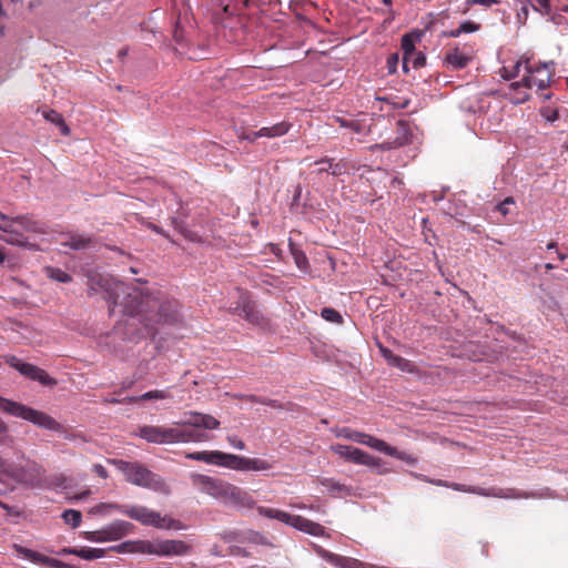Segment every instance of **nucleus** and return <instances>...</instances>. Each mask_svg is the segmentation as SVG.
<instances>
[{"instance_id": "obj_58", "label": "nucleus", "mask_w": 568, "mask_h": 568, "mask_svg": "<svg viewBox=\"0 0 568 568\" xmlns=\"http://www.w3.org/2000/svg\"><path fill=\"white\" fill-rule=\"evenodd\" d=\"M321 168L318 169V173H323V172H326V173H329V164H320Z\"/></svg>"}, {"instance_id": "obj_12", "label": "nucleus", "mask_w": 568, "mask_h": 568, "mask_svg": "<svg viewBox=\"0 0 568 568\" xmlns=\"http://www.w3.org/2000/svg\"><path fill=\"white\" fill-rule=\"evenodd\" d=\"M332 450L338 456L345 458L347 462H352L357 465H364L371 468H378L382 465V459L376 458L357 447L336 444L332 446Z\"/></svg>"}, {"instance_id": "obj_17", "label": "nucleus", "mask_w": 568, "mask_h": 568, "mask_svg": "<svg viewBox=\"0 0 568 568\" xmlns=\"http://www.w3.org/2000/svg\"><path fill=\"white\" fill-rule=\"evenodd\" d=\"M139 436L153 444H173V427L142 426Z\"/></svg>"}, {"instance_id": "obj_55", "label": "nucleus", "mask_w": 568, "mask_h": 568, "mask_svg": "<svg viewBox=\"0 0 568 568\" xmlns=\"http://www.w3.org/2000/svg\"><path fill=\"white\" fill-rule=\"evenodd\" d=\"M134 384V381H125L122 383V386L120 388V390L118 392L119 394L124 390V389H128V388H131Z\"/></svg>"}, {"instance_id": "obj_22", "label": "nucleus", "mask_w": 568, "mask_h": 568, "mask_svg": "<svg viewBox=\"0 0 568 568\" xmlns=\"http://www.w3.org/2000/svg\"><path fill=\"white\" fill-rule=\"evenodd\" d=\"M470 60L471 54L462 51L458 47L448 50L445 55V62L455 70L464 69Z\"/></svg>"}, {"instance_id": "obj_23", "label": "nucleus", "mask_w": 568, "mask_h": 568, "mask_svg": "<svg viewBox=\"0 0 568 568\" xmlns=\"http://www.w3.org/2000/svg\"><path fill=\"white\" fill-rule=\"evenodd\" d=\"M105 549L103 548H91V547H74V548H62L57 554L59 555H75L85 560H92L104 556Z\"/></svg>"}, {"instance_id": "obj_10", "label": "nucleus", "mask_w": 568, "mask_h": 568, "mask_svg": "<svg viewBox=\"0 0 568 568\" xmlns=\"http://www.w3.org/2000/svg\"><path fill=\"white\" fill-rule=\"evenodd\" d=\"M257 510L258 514L264 517L277 519L278 521L285 523L287 526L303 532H323V530H318V525L311 523L302 516L291 515L285 511L268 507H258Z\"/></svg>"}, {"instance_id": "obj_50", "label": "nucleus", "mask_w": 568, "mask_h": 568, "mask_svg": "<svg viewBox=\"0 0 568 568\" xmlns=\"http://www.w3.org/2000/svg\"><path fill=\"white\" fill-rule=\"evenodd\" d=\"M108 536L109 535H91L90 540L98 541V542H104V541L113 540V538H109Z\"/></svg>"}, {"instance_id": "obj_28", "label": "nucleus", "mask_w": 568, "mask_h": 568, "mask_svg": "<svg viewBox=\"0 0 568 568\" xmlns=\"http://www.w3.org/2000/svg\"><path fill=\"white\" fill-rule=\"evenodd\" d=\"M382 453H384L388 456L395 457L399 460H403L408 465H415L417 463V457H415L412 454L400 452L396 447H393V446L388 445L387 443L385 444Z\"/></svg>"}, {"instance_id": "obj_27", "label": "nucleus", "mask_w": 568, "mask_h": 568, "mask_svg": "<svg viewBox=\"0 0 568 568\" xmlns=\"http://www.w3.org/2000/svg\"><path fill=\"white\" fill-rule=\"evenodd\" d=\"M42 114L47 121L55 124L60 129V132L62 135H64V136L70 135L71 130H70L69 125L65 123L61 113H59L55 110H48V111H43Z\"/></svg>"}, {"instance_id": "obj_59", "label": "nucleus", "mask_w": 568, "mask_h": 568, "mask_svg": "<svg viewBox=\"0 0 568 568\" xmlns=\"http://www.w3.org/2000/svg\"><path fill=\"white\" fill-rule=\"evenodd\" d=\"M538 3L540 4L541 8H544L545 10H548L549 9V0H538Z\"/></svg>"}, {"instance_id": "obj_15", "label": "nucleus", "mask_w": 568, "mask_h": 568, "mask_svg": "<svg viewBox=\"0 0 568 568\" xmlns=\"http://www.w3.org/2000/svg\"><path fill=\"white\" fill-rule=\"evenodd\" d=\"M229 468L242 471H267L273 468V464L262 458H250L231 454L229 457Z\"/></svg>"}, {"instance_id": "obj_6", "label": "nucleus", "mask_w": 568, "mask_h": 568, "mask_svg": "<svg viewBox=\"0 0 568 568\" xmlns=\"http://www.w3.org/2000/svg\"><path fill=\"white\" fill-rule=\"evenodd\" d=\"M110 549L121 554L149 552L161 556H171L184 554L187 546L178 540H165L155 544L144 541H124L111 547Z\"/></svg>"}, {"instance_id": "obj_45", "label": "nucleus", "mask_w": 568, "mask_h": 568, "mask_svg": "<svg viewBox=\"0 0 568 568\" xmlns=\"http://www.w3.org/2000/svg\"><path fill=\"white\" fill-rule=\"evenodd\" d=\"M336 121L339 123L343 128H349L356 132H359V123L355 121H348L342 118H336Z\"/></svg>"}, {"instance_id": "obj_9", "label": "nucleus", "mask_w": 568, "mask_h": 568, "mask_svg": "<svg viewBox=\"0 0 568 568\" xmlns=\"http://www.w3.org/2000/svg\"><path fill=\"white\" fill-rule=\"evenodd\" d=\"M121 511L131 519H134L145 526H152L156 529H184V526L182 525L181 521L175 520L169 516H162L160 513L152 510L145 506H125L121 509Z\"/></svg>"}, {"instance_id": "obj_64", "label": "nucleus", "mask_w": 568, "mask_h": 568, "mask_svg": "<svg viewBox=\"0 0 568 568\" xmlns=\"http://www.w3.org/2000/svg\"><path fill=\"white\" fill-rule=\"evenodd\" d=\"M409 104V101L408 100H405L404 102H402L398 106L404 109L406 108L407 105Z\"/></svg>"}, {"instance_id": "obj_53", "label": "nucleus", "mask_w": 568, "mask_h": 568, "mask_svg": "<svg viewBox=\"0 0 568 568\" xmlns=\"http://www.w3.org/2000/svg\"><path fill=\"white\" fill-rule=\"evenodd\" d=\"M268 246H270V251H271V253H273V254H274V255H276V256H280V255H281L282 250L280 248V246H278L277 244H272V243H271Z\"/></svg>"}, {"instance_id": "obj_36", "label": "nucleus", "mask_w": 568, "mask_h": 568, "mask_svg": "<svg viewBox=\"0 0 568 568\" xmlns=\"http://www.w3.org/2000/svg\"><path fill=\"white\" fill-rule=\"evenodd\" d=\"M71 479H69L67 476L60 474L55 475L51 478L50 485L54 487L55 489H60L61 491H64L65 494H69V488L71 487Z\"/></svg>"}, {"instance_id": "obj_24", "label": "nucleus", "mask_w": 568, "mask_h": 568, "mask_svg": "<svg viewBox=\"0 0 568 568\" xmlns=\"http://www.w3.org/2000/svg\"><path fill=\"white\" fill-rule=\"evenodd\" d=\"M349 440H353L357 444L366 445L373 449H376L378 452H383L384 446L386 444L385 440L376 438L372 435H368L366 433L357 432L355 430L354 434L348 436Z\"/></svg>"}, {"instance_id": "obj_7", "label": "nucleus", "mask_w": 568, "mask_h": 568, "mask_svg": "<svg viewBox=\"0 0 568 568\" xmlns=\"http://www.w3.org/2000/svg\"><path fill=\"white\" fill-rule=\"evenodd\" d=\"M423 479L426 481L436 485L442 486L446 488H450L457 491L463 493H469L475 494L479 496L485 497H495V498H505V499H519V498H530L535 497V494L532 493H526L518 490L516 488H498V487H490V488H481L477 486H467L458 483H449L443 479H427L425 476H423Z\"/></svg>"}, {"instance_id": "obj_56", "label": "nucleus", "mask_w": 568, "mask_h": 568, "mask_svg": "<svg viewBox=\"0 0 568 568\" xmlns=\"http://www.w3.org/2000/svg\"><path fill=\"white\" fill-rule=\"evenodd\" d=\"M90 494H91V490H90V489H85V490H83L82 493H80L79 495H75V496H74V498H75V499H84V498H87Z\"/></svg>"}, {"instance_id": "obj_41", "label": "nucleus", "mask_w": 568, "mask_h": 568, "mask_svg": "<svg viewBox=\"0 0 568 568\" xmlns=\"http://www.w3.org/2000/svg\"><path fill=\"white\" fill-rule=\"evenodd\" d=\"M409 62H412L413 67L417 69L425 65L426 57L422 52L416 51L415 54L410 55Z\"/></svg>"}, {"instance_id": "obj_60", "label": "nucleus", "mask_w": 568, "mask_h": 568, "mask_svg": "<svg viewBox=\"0 0 568 568\" xmlns=\"http://www.w3.org/2000/svg\"><path fill=\"white\" fill-rule=\"evenodd\" d=\"M521 14H524L525 18L528 16V7L527 6L521 7L520 12L518 13V17H520Z\"/></svg>"}, {"instance_id": "obj_19", "label": "nucleus", "mask_w": 568, "mask_h": 568, "mask_svg": "<svg viewBox=\"0 0 568 568\" xmlns=\"http://www.w3.org/2000/svg\"><path fill=\"white\" fill-rule=\"evenodd\" d=\"M231 454L212 450V452H195L187 454L186 457L193 460L204 462L206 464L223 466L229 468V457Z\"/></svg>"}, {"instance_id": "obj_1", "label": "nucleus", "mask_w": 568, "mask_h": 568, "mask_svg": "<svg viewBox=\"0 0 568 568\" xmlns=\"http://www.w3.org/2000/svg\"><path fill=\"white\" fill-rule=\"evenodd\" d=\"M97 287L105 292L110 312H113L114 307L119 305L128 316L122 331L129 341L154 338L159 325H172L181 320L179 302L160 292L129 287L121 282L101 275L89 278L88 294L90 296L95 294Z\"/></svg>"}, {"instance_id": "obj_40", "label": "nucleus", "mask_w": 568, "mask_h": 568, "mask_svg": "<svg viewBox=\"0 0 568 568\" xmlns=\"http://www.w3.org/2000/svg\"><path fill=\"white\" fill-rule=\"evenodd\" d=\"M540 114L548 122H555L558 119V111L551 108H542Z\"/></svg>"}, {"instance_id": "obj_44", "label": "nucleus", "mask_w": 568, "mask_h": 568, "mask_svg": "<svg viewBox=\"0 0 568 568\" xmlns=\"http://www.w3.org/2000/svg\"><path fill=\"white\" fill-rule=\"evenodd\" d=\"M239 138L241 140H245V141L251 142V143H254L258 138H261L260 136V130H257V131H250V132L244 131V132H242L239 135Z\"/></svg>"}, {"instance_id": "obj_48", "label": "nucleus", "mask_w": 568, "mask_h": 568, "mask_svg": "<svg viewBox=\"0 0 568 568\" xmlns=\"http://www.w3.org/2000/svg\"><path fill=\"white\" fill-rule=\"evenodd\" d=\"M227 439H229L230 444L233 447H235L236 449H240V450L245 449V443L242 439H240V438H237L235 436L234 437H229Z\"/></svg>"}, {"instance_id": "obj_43", "label": "nucleus", "mask_w": 568, "mask_h": 568, "mask_svg": "<svg viewBox=\"0 0 568 568\" xmlns=\"http://www.w3.org/2000/svg\"><path fill=\"white\" fill-rule=\"evenodd\" d=\"M239 301L234 303V305L230 306V313L241 316L242 315V294H247L246 292L237 290Z\"/></svg>"}, {"instance_id": "obj_62", "label": "nucleus", "mask_w": 568, "mask_h": 568, "mask_svg": "<svg viewBox=\"0 0 568 568\" xmlns=\"http://www.w3.org/2000/svg\"><path fill=\"white\" fill-rule=\"evenodd\" d=\"M397 60H398V58H397V55H396V54L390 55V57H389V59H388V64L390 65V64H392V61L397 62Z\"/></svg>"}, {"instance_id": "obj_30", "label": "nucleus", "mask_w": 568, "mask_h": 568, "mask_svg": "<svg viewBox=\"0 0 568 568\" xmlns=\"http://www.w3.org/2000/svg\"><path fill=\"white\" fill-rule=\"evenodd\" d=\"M479 29H480V24L468 20V21L463 22L458 28L450 30L448 32H445V36L450 37V38H457L462 33L476 32Z\"/></svg>"}, {"instance_id": "obj_46", "label": "nucleus", "mask_w": 568, "mask_h": 568, "mask_svg": "<svg viewBox=\"0 0 568 568\" xmlns=\"http://www.w3.org/2000/svg\"><path fill=\"white\" fill-rule=\"evenodd\" d=\"M466 3L468 6L478 4V6H484L486 8H490L491 6L499 3V1L498 0H466Z\"/></svg>"}, {"instance_id": "obj_4", "label": "nucleus", "mask_w": 568, "mask_h": 568, "mask_svg": "<svg viewBox=\"0 0 568 568\" xmlns=\"http://www.w3.org/2000/svg\"><path fill=\"white\" fill-rule=\"evenodd\" d=\"M125 477V480L162 495L171 494L168 483L158 474L148 469L140 463H131L122 459L110 460Z\"/></svg>"}, {"instance_id": "obj_11", "label": "nucleus", "mask_w": 568, "mask_h": 568, "mask_svg": "<svg viewBox=\"0 0 568 568\" xmlns=\"http://www.w3.org/2000/svg\"><path fill=\"white\" fill-rule=\"evenodd\" d=\"M6 363L12 368L17 369L24 377L37 381L44 386H54L57 381L48 375V373L29 363L22 362L20 358L13 355L4 356Z\"/></svg>"}, {"instance_id": "obj_14", "label": "nucleus", "mask_w": 568, "mask_h": 568, "mask_svg": "<svg viewBox=\"0 0 568 568\" xmlns=\"http://www.w3.org/2000/svg\"><path fill=\"white\" fill-rule=\"evenodd\" d=\"M412 131L409 124L405 120H398L396 123V136L392 141H384L371 146V150L389 151L402 148L412 142Z\"/></svg>"}, {"instance_id": "obj_35", "label": "nucleus", "mask_w": 568, "mask_h": 568, "mask_svg": "<svg viewBox=\"0 0 568 568\" xmlns=\"http://www.w3.org/2000/svg\"><path fill=\"white\" fill-rule=\"evenodd\" d=\"M62 519L65 524L74 529L81 524L82 515L79 510L68 509L63 511Z\"/></svg>"}, {"instance_id": "obj_52", "label": "nucleus", "mask_w": 568, "mask_h": 568, "mask_svg": "<svg viewBox=\"0 0 568 568\" xmlns=\"http://www.w3.org/2000/svg\"><path fill=\"white\" fill-rule=\"evenodd\" d=\"M149 227H150L152 231H154L155 233L161 234V235H163L164 237L169 239V235L166 234V232H165L162 227H160V226H158V225H155V224H153V223H150V224H149Z\"/></svg>"}, {"instance_id": "obj_34", "label": "nucleus", "mask_w": 568, "mask_h": 568, "mask_svg": "<svg viewBox=\"0 0 568 568\" xmlns=\"http://www.w3.org/2000/svg\"><path fill=\"white\" fill-rule=\"evenodd\" d=\"M45 274L49 278L60 282V283H69L72 281V277L67 272L62 271L58 267L47 266Z\"/></svg>"}, {"instance_id": "obj_18", "label": "nucleus", "mask_w": 568, "mask_h": 568, "mask_svg": "<svg viewBox=\"0 0 568 568\" xmlns=\"http://www.w3.org/2000/svg\"><path fill=\"white\" fill-rule=\"evenodd\" d=\"M18 554H20L21 558L29 560L36 565H48L54 568H72L71 565L60 561L55 558H51L42 552L27 549L23 547L17 548Z\"/></svg>"}, {"instance_id": "obj_57", "label": "nucleus", "mask_w": 568, "mask_h": 568, "mask_svg": "<svg viewBox=\"0 0 568 568\" xmlns=\"http://www.w3.org/2000/svg\"><path fill=\"white\" fill-rule=\"evenodd\" d=\"M355 430L351 429V428H343L342 429V433H341V436H343L344 438L348 439V436L354 434Z\"/></svg>"}, {"instance_id": "obj_37", "label": "nucleus", "mask_w": 568, "mask_h": 568, "mask_svg": "<svg viewBox=\"0 0 568 568\" xmlns=\"http://www.w3.org/2000/svg\"><path fill=\"white\" fill-rule=\"evenodd\" d=\"M525 69V60H518L513 67L511 69H508L506 67L503 68L501 70V75L503 78H505L506 80H510V79H514L516 77H519L520 75V71L521 69Z\"/></svg>"}, {"instance_id": "obj_42", "label": "nucleus", "mask_w": 568, "mask_h": 568, "mask_svg": "<svg viewBox=\"0 0 568 568\" xmlns=\"http://www.w3.org/2000/svg\"><path fill=\"white\" fill-rule=\"evenodd\" d=\"M510 204H515V201L511 196H508L503 202L496 205V210L500 212L504 216H506L509 213L508 206Z\"/></svg>"}, {"instance_id": "obj_39", "label": "nucleus", "mask_w": 568, "mask_h": 568, "mask_svg": "<svg viewBox=\"0 0 568 568\" xmlns=\"http://www.w3.org/2000/svg\"><path fill=\"white\" fill-rule=\"evenodd\" d=\"M321 315L327 322L335 323V324H342L343 323L342 315L339 314V312H337L334 308L324 307L322 310V312H321Z\"/></svg>"}, {"instance_id": "obj_32", "label": "nucleus", "mask_w": 568, "mask_h": 568, "mask_svg": "<svg viewBox=\"0 0 568 568\" xmlns=\"http://www.w3.org/2000/svg\"><path fill=\"white\" fill-rule=\"evenodd\" d=\"M290 251H291V254L294 258L296 266L301 271H307L308 260H307L305 253L301 248H298L293 242H290Z\"/></svg>"}, {"instance_id": "obj_49", "label": "nucleus", "mask_w": 568, "mask_h": 568, "mask_svg": "<svg viewBox=\"0 0 568 568\" xmlns=\"http://www.w3.org/2000/svg\"><path fill=\"white\" fill-rule=\"evenodd\" d=\"M252 398L254 402L263 404V405H268V406H272L275 408L281 407V405L275 399H255V397H252Z\"/></svg>"}, {"instance_id": "obj_25", "label": "nucleus", "mask_w": 568, "mask_h": 568, "mask_svg": "<svg viewBox=\"0 0 568 568\" xmlns=\"http://www.w3.org/2000/svg\"><path fill=\"white\" fill-rule=\"evenodd\" d=\"M383 356L388 362L389 365L399 368L403 372H413L414 371V364L398 355H395L390 349L388 348H382L381 349Z\"/></svg>"}, {"instance_id": "obj_47", "label": "nucleus", "mask_w": 568, "mask_h": 568, "mask_svg": "<svg viewBox=\"0 0 568 568\" xmlns=\"http://www.w3.org/2000/svg\"><path fill=\"white\" fill-rule=\"evenodd\" d=\"M92 470L101 478L105 479L108 478L109 474L104 466L101 464H94L92 467Z\"/></svg>"}, {"instance_id": "obj_63", "label": "nucleus", "mask_w": 568, "mask_h": 568, "mask_svg": "<svg viewBox=\"0 0 568 568\" xmlns=\"http://www.w3.org/2000/svg\"><path fill=\"white\" fill-rule=\"evenodd\" d=\"M6 261V254L2 250H0V264H2Z\"/></svg>"}, {"instance_id": "obj_38", "label": "nucleus", "mask_w": 568, "mask_h": 568, "mask_svg": "<svg viewBox=\"0 0 568 568\" xmlns=\"http://www.w3.org/2000/svg\"><path fill=\"white\" fill-rule=\"evenodd\" d=\"M315 164H329V173L332 175H341L345 171V164L342 162L333 163V160L329 158H323L315 162Z\"/></svg>"}, {"instance_id": "obj_61", "label": "nucleus", "mask_w": 568, "mask_h": 568, "mask_svg": "<svg viewBox=\"0 0 568 568\" xmlns=\"http://www.w3.org/2000/svg\"><path fill=\"white\" fill-rule=\"evenodd\" d=\"M172 224L174 225L175 229L181 230V225L176 217H172Z\"/></svg>"}, {"instance_id": "obj_29", "label": "nucleus", "mask_w": 568, "mask_h": 568, "mask_svg": "<svg viewBox=\"0 0 568 568\" xmlns=\"http://www.w3.org/2000/svg\"><path fill=\"white\" fill-rule=\"evenodd\" d=\"M171 394L169 390H150L141 396H132L128 397L129 403H138L140 400H149V399H166L170 398Z\"/></svg>"}, {"instance_id": "obj_5", "label": "nucleus", "mask_w": 568, "mask_h": 568, "mask_svg": "<svg viewBox=\"0 0 568 568\" xmlns=\"http://www.w3.org/2000/svg\"><path fill=\"white\" fill-rule=\"evenodd\" d=\"M220 422L211 416L200 413L191 414L180 427H173L174 443H202L212 438L206 430L215 429Z\"/></svg>"}, {"instance_id": "obj_31", "label": "nucleus", "mask_w": 568, "mask_h": 568, "mask_svg": "<svg viewBox=\"0 0 568 568\" xmlns=\"http://www.w3.org/2000/svg\"><path fill=\"white\" fill-rule=\"evenodd\" d=\"M321 484L334 496L348 495L349 493V489L345 485H342L332 478H324L321 480Z\"/></svg>"}, {"instance_id": "obj_54", "label": "nucleus", "mask_w": 568, "mask_h": 568, "mask_svg": "<svg viewBox=\"0 0 568 568\" xmlns=\"http://www.w3.org/2000/svg\"><path fill=\"white\" fill-rule=\"evenodd\" d=\"M7 432V425L0 419V440L6 437Z\"/></svg>"}, {"instance_id": "obj_16", "label": "nucleus", "mask_w": 568, "mask_h": 568, "mask_svg": "<svg viewBox=\"0 0 568 568\" xmlns=\"http://www.w3.org/2000/svg\"><path fill=\"white\" fill-rule=\"evenodd\" d=\"M222 501L233 507L252 508L255 504L253 496L246 490L227 483Z\"/></svg>"}, {"instance_id": "obj_8", "label": "nucleus", "mask_w": 568, "mask_h": 568, "mask_svg": "<svg viewBox=\"0 0 568 568\" xmlns=\"http://www.w3.org/2000/svg\"><path fill=\"white\" fill-rule=\"evenodd\" d=\"M0 409L11 416L22 418L34 425L49 429L59 430L60 424L48 414L33 409L21 403L13 402L0 396Z\"/></svg>"}, {"instance_id": "obj_33", "label": "nucleus", "mask_w": 568, "mask_h": 568, "mask_svg": "<svg viewBox=\"0 0 568 568\" xmlns=\"http://www.w3.org/2000/svg\"><path fill=\"white\" fill-rule=\"evenodd\" d=\"M91 241H92L91 237L79 235V234H73V235H70L68 241L62 242V245L68 246L73 250H81V248L88 247L90 245Z\"/></svg>"}, {"instance_id": "obj_20", "label": "nucleus", "mask_w": 568, "mask_h": 568, "mask_svg": "<svg viewBox=\"0 0 568 568\" xmlns=\"http://www.w3.org/2000/svg\"><path fill=\"white\" fill-rule=\"evenodd\" d=\"M244 320L253 325H263L264 316L256 308L255 303L250 298L248 294H242V315Z\"/></svg>"}, {"instance_id": "obj_13", "label": "nucleus", "mask_w": 568, "mask_h": 568, "mask_svg": "<svg viewBox=\"0 0 568 568\" xmlns=\"http://www.w3.org/2000/svg\"><path fill=\"white\" fill-rule=\"evenodd\" d=\"M191 481L201 493L222 500L227 481L202 474H192Z\"/></svg>"}, {"instance_id": "obj_26", "label": "nucleus", "mask_w": 568, "mask_h": 568, "mask_svg": "<svg viewBox=\"0 0 568 568\" xmlns=\"http://www.w3.org/2000/svg\"><path fill=\"white\" fill-rule=\"evenodd\" d=\"M291 129V124L288 122H280L272 126H263L260 129V136L262 138H278L285 135Z\"/></svg>"}, {"instance_id": "obj_21", "label": "nucleus", "mask_w": 568, "mask_h": 568, "mask_svg": "<svg viewBox=\"0 0 568 568\" xmlns=\"http://www.w3.org/2000/svg\"><path fill=\"white\" fill-rule=\"evenodd\" d=\"M422 32H410L406 33L402 38V50H403V68L405 71H408V63L410 60V55L415 54V43L420 40Z\"/></svg>"}, {"instance_id": "obj_51", "label": "nucleus", "mask_w": 568, "mask_h": 568, "mask_svg": "<svg viewBox=\"0 0 568 568\" xmlns=\"http://www.w3.org/2000/svg\"><path fill=\"white\" fill-rule=\"evenodd\" d=\"M103 402L104 403H109V404H130L128 402V397L122 398V399H119V398H115V397L104 398Z\"/></svg>"}, {"instance_id": "obj_3", "label": "nucleus", "mask_w": 568, "mask_h": 568, "mask_svg": "<svg viewBox=\"0 0 568 568\" xmlns=\"http://www.w3.org/2000/svg\"><path fill=\"white\" fill-rule=\"evenodd\" d=\"M18 225H22L27 232H34V234H45V224L37 220L32 214L11 217L0 212V230L6 233V236L1 239L11 245L26 247L29 250H37V244L30 243L28 236H23L22 232L18 230Z\"/></svg>"}, {"instance_id": "obj_2", "label": "nucleus", "mask_w": 568, "mask_h": 568, "mask_svg": "<svg viewBox=\"0 0 568 568\" xmlns=\"http://www.w3.org/2000/svg\"><path fill=\"white\" fill-rule=\"evenodd\" d=\"M554 72V62H531L530 59H525V73L523 79L510 84V89L517 92L515 103H525L529 100L530 95L527 90L535 88L537 91H542L547 89Z\"/></svg>"}]
</instances>
